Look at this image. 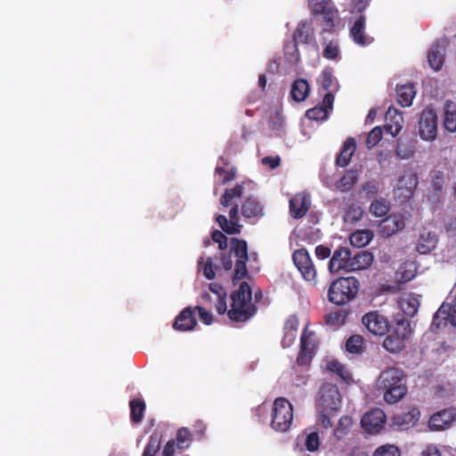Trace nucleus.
I'll return each mask as SVG.
<instances>
[{"mask_svg":"<svg viewBox=\"0 0 456 456\" xmlns=\"http://www.w3.org/2000/svg\"><path fill=\"white\" fill-rule=\"evenodd\" d=\"M297 43L291 39L284 45V55L286 61L290 64L297 65L300 61V54L297 48Z\"/></svg>","mask_w":456,"mask_h":456,"instance_id":"58836bf2","label":"nucleus"},{"mask_svg":"<svg viewBox=\"0 0 456 456\" xmlns=\"http://www.w3.org/2000/svg\"><path fill=\"white\" fill-rule=\"evenodd\" d=\"M241 214L245 218H259L264 216L261 203L254 197H248L241 205Z\"/></svg>","mask_w":456,"mask_h":456,"instance_id":"393cba45","label":"nucleus"},{"mask_svg":"<svg viewBox=\"0 0 456 456\" xmlns=\"http://www.w3.org/2000/svg\"><path fill=\"white\" fill-rule=\"evenodd\" d=\"M243 196V185L236 184L233 188L225 189L223 196L220 199V204L227 208L232 205L234 199H240Z\"/></svg>","mask_w":456,"mask_h":456,"instance_id":"c9c22d12","label":"nucleus"},{"mask_svg":"<svg viewBox=\"0 0 456 456\" xmlns=\"http://www.w3.org/2000/svg\"><path fill=\"white\" fill-rule=\"evenodd\" d=\"M292 39L297 44L308 45L314 39L313 30L308 21H300L293 32Z\"/></svg>","mask_w":456,"mask_h":456,"instance_id":"bb28decb","label":"nucleus"},{"mask_svg":"<svg viewBox=\"0 0 456 456\" xmlns=\"http://www.w3.org/2000/svg\"><path fill=\"white\" fill-rule=\"evenodd\" d=\"M445 309H450L448 305L444 303L439 309L436 311V313L434 314L433 321L431 323V330H436L443 327H445L449 321L447 320L446 311Z\"/></svg>","mask_w":456,"mask_h":456,"instance_id":"a19ab883","label":"nucleus"},{"mask_svg":"<svg viewBox=\"0 0 456 456\" xmlns=\"http://www.w3.org/2000/svg\"><path fill=\"white\" fill-rule=\"evenodd\" d=\"M329 370L331 372H334V373L338 374L339 377H341L344 379H346V376L347 375L344 365H342L338 361H331L329 363Z\"/></svg>","mask_w":456,"mask_h":456,"instance_id":"0e129e2a","label":"nucleus"},{"mask_svg":"<svg viewBox=\"0 0 456 456\" xmlns=\"http://www.w3.org/2000/svg\"><path fill=\"white\" fill-rule=\"evenodd\" d=\"M212 240L218 244V248L220 250H224L227 248V237L220 231L215 230L211 233Z\"/></svg>","mask_w":456,"mask_h":456,"instance_id":"052dcab7","label":"nucleus"},{"mask_svg":"<svg viewBox=\"0 0 456 456\" xmlns=\"http://www.w3.org/2000/svg\"><path fill=\"white\" fill-rule=\"evenodd\" d=\"M310 92V86L305 79L299 78L293 82L290 95L295 102H300L305 100Z\"/></svg>","mask_w":456,"mask_h":456,"instance_id":"7c9ffc66","label":"nucleus"},{"mask_svg":"<svg viewBox=\"0 0 456 456\" xmlns=\"http://www.w3.org/2000/svg\"><path fill=\"white\" fill-rule=\"evenodd\" d=\"M318 412H319L318 420L321 423V425L326 429L332 428L333 423L331 421V418L334 417L337 414V412H333V411H325L324 412V411H318Z\"/></svg>","mask_w":456,"mask_h":456,"instance_id":"4d7b16f0","label":"nucleus"},{"mask_svg":"<svg viewBox=\"0 0 456 456\" xmlns=\"http://www.w3.org/2000/svg\"><path fill=\"white\" fill-rule=\"evenodd\" d=\"M396 155L403 159H408L414 154V149L411 146H406L403 143L399 142L395 150Z\"/></svg>","mask_w":456,"mask_h":456,"instance_id":"13d9d810","label":"nucleus"},{"mask_svg":"<svg viewBox=\"0 0 456 456\" xmlns=\"http://www.w3.org/2000/svg\"><path fill=\"white\" fill-rule=\"evenodd\" d=\"M234 258V270L232 282L236 283L248 275L247 262L248 260V243L243 239L231 238L229 253H222L220 260L225 271H231L233 265L232 258Z\"/></svg>","mask_w":456,"mask_h":456,"instance_id":"f03ea898","label":"nucleus"},{"mask_svg":"<svg viewBox=\"0 0 456 456\" xmlns=\"http://www.w3.org/2000/svg\"><path fill=\"white\" fill-rule=\"evenodd\" d=\"M229 216L230 220L224 215H217L216 221L224 232L228 234L240 233L241 225L239 224V207L237 204L230 209Z\"/></svg>","mask_w":456,"mask_h":456,"instance_id":"dca6fc26","label":"nucleus"},{"mask_svg":"<svg viewBox=\"0 0 456 456\" xmlns=\"http://www.w3.org/2000/svg\"><path fill=\"white\" fill-rule=\"evenodd\" d=\"M193 310L198 312L200 321L206 325H210L213 322L212 314L203 306L197 305Z\"/></svg>","mask_w":456,"mask_h":456,"instance_id":"e2e57ef3","label":"nucleus"},{"mask_svg":"<svg viewBox=\"0 0 456 456\" xmlns=\"http://www.w3.org/2000/svg\"><path fill=\"white\" fill-rule=\"evenodd\" d=\"M420 417V411L416 407H411L406 411H403L393 416V423L401 429H408L413 427Z\"/></svg>","mask_w":456,"mask_h":456,"instance_id":"4be33fe9","label":"nucleus"},{"mask_svg":"<svg viewBox=\"0 0 456 456\" xmlns=\"http://www.w3.org/2000/svg\"><path fill=\"white\" fill-rule=\"evenodd\" d=\"M215 307L219 314L227 313L226 297H219L215 298Z\"/></svg>","mask_w":456,"mask_h":456,"instance_id":"338daca9","label":"nucleus"},{"mask_svg":"<svg viewBox=\"0 0 456 456\" xmlns=\"http://www.w3.org/2000/svg\"><path fill=\"white\" fill-rule=\"evenodd\" d=\"M292 420V404L284 397L276 398L273 404L271 427L278 432H285Z\"/></svg>","mask_w":456,"mask_h":456,"instance_id":"423d86ee","label":"nucleus"},{"mask_svg":"<svg viewBox=\"0 0 456 456\" xmlns=\"http://www.w3.org/2000/svg\"><path fill=\"white\" fill-rule=\"evenodd\" d=\"M405 226L404 219L401 215H389L380 221L379 232L383 237H390L402 231Z\"/></svg>","mask_w":456,"mask_h":456,"instance_id":"f3484780","label":"nucleus"},{"mask_svg":"<svg viewBox=\"0 0 456 456\" xmlns=\"http://www.w3.org/2000/svg\"><path fill=\"white\" fill-rule=\"evenodd\" d=\"M385 423L386 415L382 410L378 408L366 412L361 419L362 428L370 434H379L383 429Z\"/></svg>","mask_w":456,"mask_h":456,"instance_id":"f8f14e48","label":"nucleus"},{"mask_svg":"<svg viewBox=\"0 0 456 456\" xmlns=\"http://www.w3.org/2000/svg\"><path fill=\"white\" fill-rule=\"evenodd\" d=\"M352 424V419L348 416H343L339 419L338 426L335 428L333 434L337 439H342L348 433Z\"/></svg>","mask_w":456,"mask_h":456,"instance_id":"49530a36","label":"nucleus"},{"mask_svg":"<svg viewBox=\"0 0 456 456\" xmlns=\"http://www.w3.org/2000/svg\"><path fill=\"white\" fill-rule=\"evenodd\" d=\"M383 137V131L380 126H375L371 129V131L368 134L366 138V146L368 149H372L375 147Z\"/></svg>","mask_w":456,"mask_h":456,"instance_id":"8fccbe9b","label":"nucleus"},{"mask_svg":"<svg viewBox=\"0 0 456 456\" xmlns=\"http://www.w3.org/2000/svg\"><path fill=\"white\" fill-rule=\"evenodd\" d=\"M360 289V282L354 276L338 277L328 289V300L336 305H345L354 300Z\"/></svg>","mask_w":456,"mask_h":456,"instance_id":"20e7f679","label":"nucleus"},{"mask_svg":"<svg viewBox=\"0 0 456 456\" xmlns=\"http://www.w3.org/2000/svg\"><path fill=\"white\" fill-rule=\"evenodd\" d=\"M231 307L227 311L229 319L236 322H246L256 313L252 302V290L248 282L242 281L238 289L231 294Z\"/></svg>","mask_w":456,"mask_h":456,"instance_id":"7ed1b4c3","label":"nucleus"},{"mask_svg":"<svg viewBox=\"0 0 456 456\" xmlns=\"http://www.w3.org/2000/svg\"><path fill=\"white\" fill-rule=\"evenodd\" d=\"M177 449H188L192 441V435L187 428H181L177 430L175 439Z\"/></svg>","mask_w":456,"mask_h":456,"instance_id":"37998d69","label":"nucleus"},{"mask_svg":"<svg viewBox=\"0 0 456 456\" xmlns=\"http://www.w3.org/2000/svg\"><path fill=\"white\" fill-rule=\"evenodd\" d=\"M161 435L154 432L149 437V441L143 450L142 456H155L160 449Z\"/></svg>","mask_w":456,"mask_h":456,"instance_id":"ea45409f","label":"nucleus"},{"mask_svg":"<svg viewBox=\"0 0 456 456\" xmlns=\"http://www.w3.org/2000/svg\"><path fill=\"white\" fill-rule=\"evenodd\" d=\"M362 322L373 335L383 336L388 331V321L378 311L365 314L362 318Z\"/></svg>","mask_w":456,"mask_h":456,"instance_id":"9b49d317","label":"nucleus"},{"mask_svg":"<svg viewBox=\"0 0 456 456\" xmlns=\"http://www.w3.org/2000/svg\"><path fill=\"white\" fill-rule=\"evenodd\" d=\"M386 124L384 126L387 134L395 137L403 126V118L399 110L394 107H389L385 115Z\"/></svg>","mask_w":456,"mask_h":456,"instance_id":"aec40b11","label":"nucleus"},{"mask_svg":"<svg viewBox=\"0 0 456 456\" xmlns=\"http://www.w3.org/2000/svg\"><path fill=\"white\" fill-rule=\"evenodd\" d=\"M373 260V255L367 250L359 251L354 255L351 254L350 273L367 269L371 265Z\"/></svg>","mask_w":456,"mask_h":456,"instance_id":"b1692460","label":"nucleus"},{"mask_svg":"<svg viewBox=\"0 0 456 456\" xmlns=\"http://www.w3.org/2000/svg\"><path fill=\"white\" fill-rule=\"evenodd\" d=\"M373 238V232L370 230H359L350 235V243L356 248H362L368 245Z\"/></svg>","mask_w":456,"mask_h":456,"instance_id":"72a5a7b5","label":"nucleus"},{"mask_svg":"<svg viewBox=\"0 0 456 456\" xmlns=\"http://www.w3.org/2000/svg\"><path fill=\"white\" fill-rule=\"evenodd\" d=\"M350 259H351V251L346 247H339L338 248L330 262H329V271L331 273H338L341 271L346 273H350Z\"/></svg>","mask_w":456,"mask_h":456,"instance_id":"4468645a","label":"nucleus"},{"mask_svg":"<svg viewBox=\"0 0 456 456\" xmlns=\"http://www.w3.org/2000/svg\"><path fill=\"white\" fill-rule=\"evenodd\" d=\"M456 421V408H448L432 414L428 419V427L433 431H442Z\"/></svg>","mask_w":456,"mask_h":456,"instance_id":"ddd939ff","label":"nucleus"},{"mask_svg":"<svg viewBox=\"0 0 456 456\" xmlns=\"http://www.w3.org/2000/svg\"><path fill=\"white\" fill-rule=\"evenodd\" d=\"M404 340L392 332L383 341V347L393 354L401 352L404 348Z\"/></svg>","mask_w":456,"mask_h":456,"instance_id":"4c0bfd02","label":"nucleus"},{"mask_svg":"<svg viewBox=\"0 0 456 456\" xmlns=\"http://www.w3.org/2000/svg\"><path fill=\"white\" fill-rule=\"evenodd\" d=\"M363 215L362 208L356 204H351L344 215V221L346 223L354 224L359 221Z\"/></svg>","mask_w":456,"mask_h":456,"instance_id":"a18cd8bd","label":"nucleus"},{"mask_svg":"<svg viewBox=\"0 0 456 456\" xmlns=\"http://www.w3.org/2000/svg\"><path fill=\"white\" fill-rule=\"evenodd\" d=\"M292 259L302 277L306 281L315 283L317 273L308 251L305 248L297 249Z\"/></svg>","mask_w":456,"mask_h":456,"instance_id":"9d476101","label":"nucleus"},{"mask_svg":"<svg viewBox=\"0 0 456 456\" xmlns=\"http://www.w3.org/2000/svg\"><path fill=\"white\" fill-rule=\"evenodd\" d=\"M305 116L312 120H325L328 118V110L322 106H315L306 110Z\"/></svg>","mask_w":456,"mask_h":456,"instance_id":"603ef678","label":"nucleus"},{"mask_svg":"<svg viewBox=\"0 0 456 456\" xmlns=\"http://www.w3.org/2000/svg\"><path fill=\"white\" fill-rule=\"evenodd\" d=\"M289 214L294 219H300L306 215L311 207L310 195L305 192L296 193L289 202Z\"/></svg>","mask_w":456,"mask_h":456,"instance_id":"2eb2a0df","label":"nucleus"},{"mask_svg":"<svg viewBox=\"0 0 456 456\" xmlns=\"http://www.w3.org/2000/svg\"><path fill=\"white\" fill-rule=\"evenodd\" d=\"M366 19L360 15L350 28V36L353 41L361 45L367 46L373 42V38L365 33Z\"/></svg>","mask_w":456,"mask_h":456,"instance_id":"412c9836","label":"nucleus"},{"mask_svg":"<svg viewBox=\"0 0 456 456\" xmlns=\"http://www.w3.org/2000/svg\"><path fill=\"white\" fill-rule=\"evenodd\" d=\"M318 347V339L314 331L308 330V325L303 330L300 338V350L297 357L298 365H307L314 357Z\"/></svg>","mask_w":456,"mask_h":456,"instance_id":"0eeeda50","label":"nucleus"},{"mask_svg":"<svg viewBox=\"0 0 456 456\" xmlns=\"http://www.w3.org/2000/svg\"><path fill=\"white\" fill-rule=\"evenodd\" d=\"M392 333L404 341L409 339L412 333L410 321L403 317L396 320Z\"/></svg>","mask_w":456,"mask_h":456,"instance_id":"e433bc0d","label":"nucleus"},{"mask_svg":"<svg viewBox=\"0 0 456 456\" xmlns=\"http://www.w3.org/2000/svg\"><path fill=\"white\" fill-rule=\"evenodd\" d=\"M349 312L345 309H338L324 315V322L332 329L343 326L348 317Z\"/></svg>","mask_w":456,"mask_h":456,"instance_id":"c756f323","label":"nucleus"},{"mask_svg":"<svg viewBox=\"0 0 456 456\" xmlns=\"http://www.w3.org/2000/svg\"><path fill=\"white\" fill-rule=\"evenodd\" d=\"M311 12L315 19L320 20L322 33H333L335 21L338 18V11L331 0H310Z\"/></svg>","mask_w":456,"mask_h":456,"instance_id":"39448f33","label":"nucleus"},{"mask_svg":"<svg viewBox=\"0 0 456 456\" xmlns=\"http://www.w3.org/2000/svg\"><path fill=\"white\" fill-rule=\"evenodd\" d=\"M215 175L217 176L216 183L224 185L235 179L236 167L227 159L220 157L215 168Z\"/></svg>","mask_w":456,"mask_h":456,"instance_id":"a211bd4d","label":"nucleus"},{"mask_svg":"<svg viewBox=\"0 0 456 456\" xmlns=\"http://www.w3.org/2000/svg\"><path fill=\"white\" fill-rule=\"evenodd\" d=\"M445 49L444 46L435 44L430 48L428 54V61L430 67L438 71L442 69L444 62Z\"/></svg>","mask_w":456,"mask_h":456,"instance_id":"cd10ccee","label":"nucleus"},{"mask_svg":"<svg viewBox=\"0 0 456 456\" xmlns=\"http://www.w3.org/2000/svg\"><path fill=\"white\" fill-rule=\"evenodd\" d=\"M419 134L424 141H434L437 135V116L431 109L423 110L419 118Z\"/></svg>","mask_w":456,"mask_h":456,"instance_id":"1a4fd4ad","label":"nucleus"},{"mask_svg":"<svg viewBox=\"0 0 456 456\" xmlns=\"http://www.w3.org/2000/svg\"><path fill=\"white\" fill-rule=\"evenodd\" d=\"M379 389L384 391V400L394 404L402 400L406 395V375L397 367H389L380 372L378 379Z\"/></svg>","mask_w":456,"mask_h":456,"instance_id":"f257e3e1","label":"nucleus"},{"mask_svg":"<svg viewBox=\"0 0 456 456\" xmlns=\"http://www.w3.org/2000/svg\"><path fill=\"white\" fill-rule=\"evenodd\" d=\"M129 405L131 421L135 424L141 423L146 409L145 403L141 399H133L130 401Z\"/></svg>","mask_w":456,"mask_h":456,"instance_id":"f704fd0d","label":"nucleus"},{"mask_svg":"<svg viewBox=\"0 0 456 456\" xmlns=\"http://www.w3.org/2000/svg\"><path fill=\"white\" fill-rule=\"evenodd\" d=\"M346 349L351 354H362L364 350V338L361 335L350 336L346 342Z\"/></svg>","mask_w":456,"mask_h":456,"instance_id":"79ce46f5","label":"nucleus"},{"mask_svg":"<svg viewBox=\"0 0 456 456\" xmlns=\"http://www.w3.org/2000/svg\"><path fill=\"white\" fill-rule=\"evenodd\" d=\"M444 128L453 133L456 131V111L446 110L444 118Z\"/></svg>","mask_w":456,"mask_h":456,"instance_id":"5fc2aeb1","label":"nucleus"},{"mask_svg":"<svg viewBox=\"0 0 456 456\" xmlns=\"http://www.w3.org/2000/svg\"><path fill=\"white\" fill-rule=\"evenodd\" d=\"M373 456H401V451L394 444H384L374 451Z\"/></svg>","mask_w":456,"mask_h":456,"instance_id":"09e8293b","label":"nucleus"},{"mask_svg":"<svg viewBox=\"0 0 456 456\" xmlns=\"http://www.w3.org/2000/svg\"><path fill=\"white\" fill-rule=\"evenodd\" d=\"M437 242L436 234L424 229L417 240L416 250L421 255L428 254L436 248Z\"/></svg>","mask_w":456,"mask_h":456,"instance_id":"5701e85b","label":"nucleus"},{"mask_svg":"<svg viewBox=\"0 0 456 456\" xmlns=\"http://www.w3.org/2000/svg\"><path fill=\"white\" fill-rule=\"evenodd\" d=\"M341 405L340 393L337 387L327 385L320 389L317 410L338 412Z\"/></svg>","mask_w":456,"mask_h":456,"instance_id":"6e6552de","label":"nucleus"},{"mask_svg":"<svg viewBox=\"0 0 456 456\" xmlns=\"http://www.w3.org/2000/svg\"><path fill=\"white\" fill-rule=\"evenodd\" d=\"M358 179L359 176L357 170H346L343 176L337 182L336 187L341 192H347L354 188L358 182Z\"/></svg>","mask_w":456,"mask_h":456,"instance_id":"c85d7f7f","label":"nucleus"},{"mask_svg":"<svg viewBox=\"0 0 456 456\" xmlns=\"http://www.w3.org/2000/svg\"><path fill=\"white\" fill-rule=\"evenodd\" d=\"M389 209V203L383 199L374 200L370 206V212L378 217L386 216Z\"/></svg>","mask_w":456,"mask_h":456,"instance_id":"c03bdc74","label":"nucleus"},{"mask_svg":"<svg viewBox=\"0 0 456 456\" xmlns=\"http://www.w3.org/2000/svg\"><path fill=\"white\" fill-rule=\"evenodd\" d=\"M432 187L436 192H441L444 184V175L442 171H436L432 176Z\"/></svg>","mask_w":456,"mask_h":456,"instance_id":"bf43d9fd","label":"nucleus"},{"mask_svg":"<svg viewBox=\"0 0 456 456\" xmlns=\"http://www.w3.org/2000/svg\"><path fill=\"white\" fill-rule=\"evenodd\" d=\"M335 77L332 74V70L330 69H325L322 72V87L329 91L332 88L334 85Z\"/></svg>","mask_w":456,"mask_h":456,"instance_id":"6e6d98bb","label":"nucleus"},{"mask_svg":"<svg viewBox=\"0 0 456 456\" xmlns=\"http://www.w3.org/2000/svg\"><path fill=\"white\" fill-rule=\"evenodd\" d=\"M400 305L405 314L409 316H414L418 312L419 302L418 299L411 297L408 299H403L400 302Z\"/></svg>","mask_w":456,"mask_h":456,"instance_id":"de8ad7c7","label":"nucleus"},{"mask_svg":"<svg viewBox=\"0 0 456 456\" xmlns=\"http://www.w3.org/2000/svg\"><path fill=\"white\" fill-rule=\"evenodd\" d=\"M418 185L417 174L411 170L405 171L399 179L398 189L405 190L409 195H411Z\"/></svg>","mask_w":456,"mask_h":456,"instance_id":"473e14b6","label":"nucleus"},{"mask_svg":"<svg viewBox=\"0 0 456 456\" xmlns=\"http://www.w3.org/2000/svg\"><path fill=\"white\" fill-rule=\"evenodd\" d=\"M203 274L208 280L215 278L216 273L213 268V260L211 257H208L204 263Z\"/></svg>","mask_w":456,"mask_h":456,"instance_id":"69168bd1","label":"nucleus"},{"mask_svg":"<svg viewBox=\"0 0 456 456\" xmlns=\"http://www.w3.org/2000/svg\"><path fill=\"white\" fill-rule=\"evenodd\" d=\"M197 325V319L195 317L194 310L191 307H185L176 316L173 328L178 331H190L192 330Z\"/></svg>","mask_w":456,"mask_h":456,"instance_id":"6ab92c4d","label":"nucleus"},{"mask_svg":"<svg viewBox=\"0 0 456 456\" xmlns=\"http://www.w3.org/2000/svg\"><path fill=\"white\" fill-rule=\"evenodd\" d=\"M356 151V142L354 138H347L344 142L342 149L336 159V164L338 167H346Z\"/></svg>","mask_w":456,"mask_h":456,"instance_id":"a878e982","label":"nucleus"},{"mask_svg":"<svg viewBox=\"0 0 456 456\" xmlns=\"http://www.w3.org/2000/svg\"><path fill=\"white\" fill-rule=\"evenodd\" d=\"M297 328H298L297 317L294 314L289 316L284 323V332L297 333Z\"/></svg>","mask_w":456,"mask_h":456,"instance_id":"680f3d73","label":"nucleus"},{"mask_svg":"<svg viewBox=\"0 0 456 456\" xmlns=\"http://www.w3.org/2000/svg\"><path fill=\"white\" fill-rule=\"evenodd\" d=\"M450 309H445L447 320L449 321V323L452 326H456V304L451 305L446 304Z\"/></svg>","mask_w":456,"mask_h":456,"instance_id":"774afa93","label":"nucleus"},{"mask_svg":"<svg viewBox=\"0 0 456 456\" xmlns=\"http://www.w3.org/2000/svg\"><path fill=\"white\" fill-rule=\"evenodd\" d=\"M397 102L402 107H409L415 97V90L412 84H407L397 87Z\"/></svg>","mask_w":456,"mask_h":456,"instance_id":"2f4dec72","label":"nucleus"},{"mask_svg":"<svg viewBox=\"0 0 456 456\" xmlns=\"http://www.w3.org/2000/svg\"><path fill=\"white\" fill-rule=\"evenodd\" d=\"M339 46L337 40H330L323 48V57L328 60H336L339 55Z\"/></svg>","mask_w":456,"mask_h":456,"instance_id":"3c124183","label":"nucleus"},{"mask_svg":"<svg viewBox=\"0 0 456 456\" xmlns=\"http://www.w3.org/2000/svg\"><path fill=\"white\" fill-rule=\"evenodd\" d=\"M305 446L309 452H315L319 449L320 437L318 432L314 431L306 436Z\"/></svg>","mask_w":456,"mask_h":456,"instance_id":"864d4df0","label":"nucleus"}]
</instances>
